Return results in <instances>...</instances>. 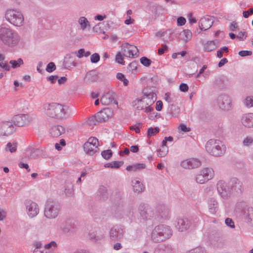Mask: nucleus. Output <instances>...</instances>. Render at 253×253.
<instances>
[{"label": "nucleus", "instance_id": "obj_24", "mask_svg": "<svg viewBox=\"0 0 253 253\" xmlns=\"http://www.w3.org/2000/svg\"><path fill=\"white\" fill-rule=\"evenodd\" d=\"M65 132L64 127L61 125L53 126L49 130V133L52 137H57L65 133Z\"/></svg>", "mask_w": 253, "mask_h": 253}, {"label": "nucleus", "instance_id": "obj_56", "mask_svg": "<svg viewBox=\"0 0 253 253\" xmlns=\"http://www.w3.org/2000/svg\"><path fill=\"white\" fill-rule=\"evenodd\" d=\"M0 67L3 69L5 71H9L10 70V66L8 64L7 62L5 60L0 62Z\"/></svg>", "mask_w": 253, "mask_h": 253}, {"label": "nucleus", "instance_id": "obj_39", "mask_svg": "<svg viewBox=\"0 0 253 253\" xmlns=\"http://www.w3.org/2000/svg\"><path fill=\"white\" fill-rule=\"evenodd\" d=\"M122 164V163L121 162L113 161L105 164L104 167L105 168L118 169L121 166Z\"/></svg>", "mask_w": 253, "mask_h": 253}, {"label": "nucleus", "instance_id": "obj_38", "mask_svg": "<svg viewBox=\"0 0 253 253\" xmlns=\"http://www.w3.org/2000/svg\"><path fill=\"white\" fill-rule=\"evenodd\" d=\"M5 151L10 153H14L17 150V144L15 143L8 142L6 145Z\"/></svg>", "mask_w": 253, "mask_h": 253}, {"label": "nucleus", "instance_id": "obj_16", "mask_svg": "<svg viewBox=\"0 0 253 253\" xmlns=\"http://www.w3.org/2000/svg\"><path fill=\"white\" fill-rule=\"evenodd\" d=\"M192 221L187 217L179 218L177 219L175 227L179 232H184L191 227Z\"/></svg>", "mask_w": 253, "mask_h": 253}, {"label": "nucleus", "instance_id": "obj_30", "mask_svg": "<svg viewBox=\"0 0 253 253\" xmlns=\"http://www.w3.org/2000/svg\"><path fill=\"white\" fill-rule=\"evenodd\" d=\"M172 251V247L169 244H160L154 250V253H169Z\"/></svg>", "mask_w": 253, "mask_h": 253}, {"label": "nucleus", "instance_id": "obj_18", "mask_svg": "<svg viewBox=\"0 0 253 253\" xmlns=\"http://www.w3.org/2000/svg\"><path fill=\"white\" fill-rule=\"evenodd\" d=\"M123 53L124 56L134 58L138 56V50L137 48L133 45L126 43L124 44Z\"/></svg>", "mask_w": 253, "mask_h": 253}, {"label": "nucleus", "instance_id": "obj_35", "mask_svg": "<svg viewBox=\"0 0 253 253\" xmlns=\"http://www.w3.org/2000/svg\"><path fill=\"white\" fill-rule=\"evenodd\" d=\"M216 45L214 41H208L204 45V49L205 51L210 52L216 48Z\"/></svg>", "mask_w": 253, "mask_h": 253}, {"label": "nucleus", "instance_id": "obj_36", "mask_svg": "<svg viewBox=\"0 0 253 253\" xmlns=\"http://www.w3.org/2000/svg\"><path fill=\"white\" fill-rule=\"evenodd\" d=\"M141 104L139 103L137 108L138 110H144V112L147 114L150 113L154 110V108L151 107V105H147L146 103H145V105H143L142 104V105Z\"/></svg>", "mask_w": 253, "mask_h": 253}, {"label": "nucleus", "instance_id": "obj_12", "mask_svg": "<svg viewBox=\"0 0 253 253\" xmlns=\"http://www.w3.org/2000/svg\"><path fill=\"white\" fill-rule=\"evenodd\" d=\"M138 211L140 217L143 220H149L155 215L153 209L149 207L146 206L144 204H141L138 207Z\"/></svg>", "mask_w": 253, "mask_h": 253}, {"label": "nucleus", "instance_id": "obj_61", "mask_svg": "<svg viewBox=\"0 0 253 253\" xmlns=\"http://www.w3.org/2000/svg\"><path fill=\"white\" fill-rule=\"evenodd\" d=\"M6 213L5 211L0 208V221H2L6 218Z\"/></svg>", "mask_w": 253, "mask_h": 253}, {"label": "nucleus", "instance_id": "obj_7", "mask_svg": "<svg viewBox=\"0 0 253 253\" xmlns=\"http://www.w3.org/2000/svg\"><path fill=\"white\" fill-rule=\"evenodd\" d=\"M214 175L213 169L211 168H205L201 169L196 175L195 180L197 183L204 184L211 179Z\"/></svg>", "mask_w": 253, "mask_h": 253}, {"label": "nucleus", "instance_id": "obj_20", "mask_svg": "<svg viewBox=\"0 0 253 253\" xmlns=\"http://www.w3.org/2000/svg\"><path fill=\"white\" fill-rule=\"evenodd\" d=\"M12 121L15 126L21 127L29 123L30 118L28 115L18 114L14 116Z\"/></svg>", "mask_w": 253, "mask_h": 253}, {"label": "nucleus", "instance_id": "obj_14", "mask_svg": "<svg viewBox=\"0 0 253 253\" xmlns=\"http://www.w3.org/2000/svg\"><path fill=\"white\" fill-rule=\"evenodd\" d=\"M180 165L183 169H190L199 167L201 162L198 159L191 158L181 161Z\"/></svg>", "mask_w": 253, "mask_h": 253}, {"label": "nucleus", "instance_id": "obj_1", "mask_svg": "<svg viewBox=\"0 0 253 253\" xmlns=\"http://www.w3.org/2000/svg\"><path fill=\"white\" fill-rule=\"evenodd\" d=\"M0 40L4 45L13 47L18 44L20 37L16 31L9 28L1 27H0Z\"/></svg>", "mask_w": 253, "mask_h": 253}, {"label": "nucleus", "instance_id": "obj_8", "mask_svg": "<svg viewBox=\"0 0 253 253\" xmlns=\"http://www.w3.org/2000/svg\"><path fill=\"white\" fill-rule=\"evenodd\" d=\"M98 140L96 137H90L84 145L85 153L92 156L98 152Z\"/></svg>", "mask_w": 253, "mask_h": 253}, {"label": "nucleus", "instance_id": "obj_25", "mask_svg": "<svg viewBox=\"0 0 253 253\" xmlns=\"http://www.w3.org/2000/svg\"><path fill=\"white\" fill-rule=\"evenodd\" d=\"M99 79L98 73L95 70H92L88 72L84 77V82L88 84H91L96 82Z\"/></svg>", "mask_w": 253, "mask_h": 253}, {"label": "nucleus", "instance_id": "obj_52", "mask_svg": "<svg viewBox=\"0 0 253 253\" xmlns=\"http://www.w3.org/2000/svg\"><path fill=\"white\" fill-rule=\"evenodd\" d=\"M228 51V48L226 46H223L220 48L219 50L217 51V57L219 58H221L223 56V52H227Z\"/></svg>", "mask_w": 253, "mask_h": 253}, {"label": "nucleus", "instance_id": "obj_3", "mask_svg": "<svg viewBox=\"0 0 253 253\" xmlns=\"http://www.w3.org/2000/svg\"><path fill=\"white\" fill-rule=\"evenodd\" d=\"M206 150L211 155L214 157H220L226 151L224 143L218 139H211L209 140L206 144Z\"/></svg>", "mask_w": 253, "mask_h": 253}, {"label": "nucleus", "instance_id": "obj_44", "mask_svg": "<svg viewBox=\"0 0 253 253\" xmlns=\"http://www.w3.org/2000/svg\"><path fill=\"white\" fill-rule=\"evenodd\" d=\"M73 192V185L71 184H69L65 186V194L67 196H71L72 195Z\"/></svg>", "mask_w": 253, "mask_h": 253}, {"label": "nucleus", "instance_id": "obj_58", "mask_svg": "<svg viewBox=\"0 0 253 253\" xmlns=\"http://www.w3.org/2000/svg\"><path fill=\"white\" fill-rule=\"evenodd\" d=\"M238 54L242 57L250 56L252 54V51L249 50H241L239 52Z\"/></svg>", "mask_w": 253, "mask_h": 253}, {"label": "nucleus", "instance_id": "obj_34", "mask_svg": "<svg viewBox=\"0 0 253 253\" xmlns=\"http://www.w3.org/2000/svg\"><path fill=\"white\" fill-rule=\"evenodd\" d=\"M78 23L81 26V29L84 31L87 27L90 28V25L88 20L84 16L80 17Z\"/></svg>", "mask_w": 253, "mask_h": 253}, {"label": "nucleus", "instance_id": "obj_60", "mask_svg": "<svg viewBox=\"0 0 253 253\" xmlns=\"http://www.w3.org/2000/svg\"><path fill=\"white\" fill-rule=\"evenodd\" d=\"M18 166L21 169H25L28 172L30 171V169H29V165L27 164H25L20 162L18 164Z\"/></svg>", "mask_w": 253, "mask_h": 253}, {"label": "nucleus", "instance_id": "obj_43", "mask_svg": "<svg viewBox=\"0 0 253 253\" xmlns=\"http://www.w3.org/2000/svg\"><path fill=\"white\" fill-rule=\"evenodd\" d=\"M9 63L11 65L12 68L14 69L20 66L23 64V59L18 58L17 60H11L9 61Z\"/></svg>", "mask_w": 253, "mask_h": 253}, {"label": "nucleus", "instance_id": "obj_13", "mask_svg": "<svg viewBox=\"0 0 253 253\" xmlns=\"http://www.w3.org/2000/svg\"><path fill=\"white\" fill-rule=\"evenodd\" d=\"M124 234V229L119 225L114 226L109 231L110 238L112 241H120L123 238Z\"/></svg>", "mask_w": 253, "mask_h": 253}, {"label": "nucleus", "instance_id": "obj_21", "mask_svg": "<svg viewBox=\"0 0 253 253\" xmlns=\"http://www.w3.org/2000/svg\"><path fill=\"white\" fill-rule=\"evenodd\" d=\"M115 93L113 92H105L100 98L101 103L103 105H109L112 103L117 104V102L115 99Z\"/></svg>", "mask_w": 253, "mask_h": 253}, {"label": "nucleus", "instance_id": "obj_49", "mask_svg": "<svg viewBox=\"0 0 253 253\" xmlns=\"http://www.w3.org/2000/svg\"><path fill=\"white\" fill-rule=\"evenodd\" d=\"M192 221V225L191 228H195L200 223V219L198 217H193L189 218Z\"/></svg>", "mask_w": 253, "mask_h": 253}, {"label": "nucleus", "instance_id": "obj_26", "mask_svg": "<svg viewBox=\"0 0 253 253\" xmlns=\"http://www.w3.org/2000/svg\"><path fill=\"white\" fill-rule=\"evenodd\" d=\"M242 124L247 127H253V113L244 114L241 119Z\"/></svg>", "mask_w": 253, "mask_h": 253}, {"label": "nucleus", "instance_id": "obj_57", "mask_svg": "<svg viewBox=\"0 0 253 253\" xmlns=\"http://www.w3.org/2000/svg\"><path fill=\"white\" fill-rule=\"evenodd\" d=\"M253 14V8H251L247 11H243V16L244 18H247L251 15Z\"/></svg>", "mask_w": 253, "mask_h": 253}, {"label": "nucleus", "instance_id": "obj_9", "mask_svg": "<svg viewBox=\"0 0 253 253\" xmlns=\"http://www.w3.org/2000/svg\"><path fill=\"white\" fill-rule=\"evenodd\" d=\"M231 195L239 196L243 191V183L236 177L230 179L229 182Z\"/></svg>", "mask_w": 253, "mask_h": 253}, {"label": "nucleus", "instance_id": "obj_54", "mask_svg": "<svg viewBox=\"0 0 253 253\" xmlns=\"http://www.w3.org/2000/svg\"><path fill=\"white\" fill-rule=\"evenodd\" d=\"M141 126V124L139 123H137L135 126H131L129 127L130 130H134L137 133L140 132V127Z\"/></svg>", "mask_w": 253, "mask_h": 253}, {"label": "nucleus", "instance_id": "obj_15", "mask_svg": "<svg viewBox=\"0 0 253 253\" xmlns=\"http://www.w3.org/2000/svg\"><path fill=\"white\" fill-rule=\"evenodd\" d=\"M219 107L222 110H229L231 107V100L229 96L226 94L219 95L217 99Z\"/></svg>", "mask_w": 253, "mask_h": 253}, {"label": "nucleus", "instance_id": "obj_59", "mask_svg": "<svg viewBox=\"0 0 253 253\" xmlns=\"http://www.w3.org/2000/svg\"><path fill=\"white\" fill-rule=\"evenodd\" d=\"M186 23V19L183 17H179L177 19V24L178 26H183Z\"/></svg>", "mask_w": 253, "mask_h": 253}, {"label": "nucleus", "instance_id": "obj_33", "mask_svg": "<svg viewBox=\"0 0 253 253\" xmlns=\"http://www.w3.org/2000/svg\"><path fill=\"white\" fill-rule=\"evenodd\" d=\"M181 39L185 42L189 41L192 38V32L188 29L183 30L180 34Z\"/></svg>", "mask_w": 253, "mask_h": 253}, {"label": "nucleus", "instance_id": "obj_11", "mask_svg": "<svg viewBox=\"0 0 253 253\" xmlns=\"http://www.w3.org/2000/svg\"><path fill=\"white\" fill-rule=\"evenodd\" d=\"M26 209L27 213L30 218L36 217L39 213V207L35 202L27 200L24 202Z\"/></svg>", "mask_w": 253, "mask_h": 253}, {"label": "nucleus", "instance_id": "obj_10", "mask_svg": "<svg viewBox=\"0 0 253 253\" xmlns=\"http://www.w3.org/2000/svg\"><path fill=\"white\" fill-rule=\"evenodd\" d=\"M218 194L224 200L229 199L231 196L229 185H227L224 180H219L216 184Z\"/></svg>", "mask_w": 253, "mask_h": 253}, {"label": "nucleus", "instance_id": "obj_64", "mask_svg": "<svg viewBox=\"0 0 253 253\" xmlns=\"http://www.w3.org/2000/svg\"><path fill=\"white\" fill-rule=\"evenodd\" d=\"M179 89L183 92H185L188 89V86L186 84L182 83L179 85Z\"/></svg>", "mask_w": 253, "mask_h": 253}, {"label": "nucleus", "instance_id": "obj_37", "mask_svg": "<svg viewBox=\"0 0 253 253\" xmlns=\"http://www.w3.org/2000/svg\"><path fill=\"white\" fill-rule=\"evenodd\" d=\"M243 103L244 105L248 108L253 107V96H247L244 100Z\"/></svg>", "mask_w": 253, "mask_h": 253}, {"label": "nucleus", "instance_id": "obj_41", "mask_svg": "<svg viewBox=\"0 0 253 253\" xmlns=\"http://www.w3.org/2000/svg\"><path fill=\"white\" fill-rule=\"evenodd\" d=\"M160 131V128L158 127H150L147 130V136L150 137L152 136L156 135Z\"/></svg>", "mask_w": 253, "mask_h": 253}, {"label": "nucleus", "instance_id": "obj_48", "mask_svg": "<svg viewBox=\"0 0 253 253\" xmlns=\"http://www.w3.org/2000/svg\"><path fill=\"white\" fill-rule=\"evenodd\" d=\"M56 70V65L54 63L49 62L46 66L45 70L48 73H51Z\"/></svg>", "mask_w": 253, "mask_h": 253}, {"label": "nucleus", "instance_id": "obj_40", "mask_svg": "<svg viewBox=\"0 0 253 253\" xmlns=\"http://www.w3.org/2000/svg\"><path fill=\"white\" fill-rule=\"evenodd\" d=\"M73 229V226L71 224L66 221L63 223L61 226V229L64 233H68Z\"/></svg>", "mask_w": 253, "mask_h": 253}, {"label": "nucleus", "instance_id": "obj_19", "mask_svg": "<svg viewBox=\"0 0 253 253\" xmlns=\"http://www.w3.org/2000/svg\"><path fill=\"white\" fill-rule=\"evenodd\" d=\"M156 212L163 219H167L170 217V208L164 204H158L156 206Z\"/></svg>", "mask_w": 253, "mask_h": 253}, {"label": "nucleus", "instance_id": "obj_53", "mask_svg": "<svg viewBox=\"0 0 253 253\" xmlns=\"http://www.w3.org/2000/svg\"><path fill=\"white\" fill-rule=\"evenodd\" d=\"M186 253H205V252L203 248L199 247L192 249Z\"/></svg>", "mask_w": 253, "mask_h": 253}, {"label": "nucleus", "instance_id": "obj_50", "mask_svg": "<svg viewBox=\"0 0 253 253\" xmlns=\"http://www.w3.org/2000/svg\"><path fill=\"white\" fill-rule=\"evenodd\" d=\"M124 57L121 54L120 52H118L116 55L115 57V61L116 62L121 64L122 65H124L125 62H124Z\"/></svg>", "mask_w": 253, "mask_h": 253}, {"label": "nucleus", "instance_id": "obj_22", "mask_svg": "<svg viewBox=\"0 0 253 253\" xmlns=\"http://www.w3.org/2000/svg\"><path fill=\"white\" fill-rule=\"evenodd\" d=\"M213 20L209 16H204L199 22V27L201 31H206L210 29L212 25Z\"/></svg>", "mask_w": 253, "mask_h": 253}, {"label": "nucleus", "instance_id": "obj_46", "mask_svg": "<svg viewBox=\"0 0 253 253\" xmlns=\"http://www.w3.org/2000/svg\"><path fill=\"white\" fill-rule=\"evenodd\" d=\"M140 62L143 66L145 67H149L152 63V61L150 59H148L146 57H142L140 59Z\"/></svg>", "mask_w": 253, "mask_h": 253}, {"label": "nucleus", "instance_id": "obj_27", "mask_svg": "<svg viewBox=\"0 0 253 253\" xmlns=\"http://www.w3.org/2000/svg\"><path fill=\"white\" fill-rule=\"evenodd\" d=\"M110 110L106 109L97 113L95 115V117L96 118L97 122H103L107 121L110 117Z\"/></svg>", "mask_w": 253, "mask_h": 253}, {"label": "nucleus", "instance_id": "obj_62", "mask_svg": "<svg viewBox=\"0 0 253 253\" xmlns=\"http://www.w3.org/2000/svg\"><path fill=\"white\" fill-rule=\"evenodd\" d=\"M179 129L181 131L185 132H189L191 130L190 127H187L184 124H181L179 126Z\"/></svg>", "mask_w": 253, "mask_h": 253}, {"label": "nucleus", "instance_id": "obj_31", "mask_svg": "<svg viewBox=\"0 0 253 253\" xmlns=\"http://www.w3.org/2000/svg\"><path fill=\"white\" fill-rule=\"evenodd\" d=\"M244 217L246 221L249 224L253 223V208H248L244 212Z\"/></svg>", "mask_w": 253, "mask_h": 253}, {"label": "nucleus", "instance_id": "obj_23", "mask_svg": "<svg viewBox=\"0 0 253 253\" xmlns=\"http://www.w3.org/2000/svg\"><path fill=\"white\" fill-rule=\"evenodd\" d=\"M12 124L8 122H0V136H8L12 131Z\"/></svg>", "mask_w": 253, "mask_h": 253}, {"label": "nucleus", "instance_id": "obj_47", "mask_svg": "<svg viewBox=\"0 0 253 253\" xmlns=\"http://www.w3.org/2000/svg\"><path fill=\"white\" fill-rule=\"evenodd\" d=\"M101 156L104 159L106 160H108L112 156V151L110 149L104 150L101 152Z\"/></svg>", "mask_w": 253, "mask_h": 253}, {"label": "nucleus", "instance_id": "obj_42", "mask_svg": "<svg viewBox=\"0 0 253 253\" xmlns=\"http://www.w3.org/2000/svg\"><path fill=\"white\" fill-rule=\"evenodd\" d=\"M168 152V147H162L157 150V155L159 157H164L167 155Z\"/></svg>", "mask_w": 253, "mask_h": 253}, {"label": "nucleus", "instance_id": "obj_29", "mask_svg": "<svg viewBox=\"0 0 253 253\" xmlns=\"http://www.w3.org/2000/svg\"><path fill=\"white\" fill-rule=\"evenodd\" d=\"M133 191L137 194L141 193L144 191L145 187L141 181L137 178L133 179L132 181Z\"/></svg>", "mask_w": 253, "mask_h": 253}, {"label": "nucleus", "instance_id": "obj_55", "mask_svg": "<svg viewBox=\"0 0 253 253\" xmlns=\"http://www.w3.org/2000/svg\"><path fill=\"white\" fill-rule=\"evenodd\" d=\"M225 223L226 224V225L227 226H228L231 228H235L234 223L231 218H226L225 220Z\"/></svg>", "mask_w": 253, "mask_h": 253}, {"label": "nucleus", "instance_id": "obj_17", "mask_svg": "<svg viewBox=\"0 0 253 253\" xmlns=\"http://www.w3.org/2000/svg\"><path fill=\"white\" fill-rule=\"evenodd\" d=\"M143 92L142 100H138V103L140 104L145 103L147 105H152L156 100V94L153 91H148L146 89H144Z\"/></svg>", "mask_w": 253, "mask_h": 253}, {"label": "nucleus", "instance_id": "obj_5", "mask_svg": "<svg viewBox=\"0 0 253 253\" xmlns=\"http://www.w3.org/2000/svg\"><path fill=\"white\" fill-rule=\"evenodd\" d=\"M6 20L15 26H21L24 23V17L21 12L14 9H8L5 14Z\"/></svg>", "mask_w": 253, "mask_h": 253}, {"label": "nucleus", "instance_id": "obj_2", "mask_svg": "<svg viewBox=\"0 0 253 253\" xmlns=\"http://www.w3.org/2000/svg\"><path fill=\"white\" fill-rule=\"evenodd\" d=\"M172 235V231L169 226L160 224L153 229L150 237L152 241L159 243L169 239Z\"/></svg>", "mask_w": 253, "mask_h": 253}, {"label": "nucleus", "instance_id": "obj_45", "mask_svg": "<svg viewBox=\"0 0 253 253\" xmlns=\"http://www.w3.org/2000/svg\"><path fill=\"white\" fill-rule=\"evenodd\" d=\"M242 143L244 146H249L253 143V138L248 136L244 139Z\"/></svg>", "mask_w": 253, "mask_h": 253}, {"label": "nucleus", "instance_id": "obj_51", "mask_svg": "<svg viewBox=\"0 0 253 253\" xmlns=\"http://www.w3.org/2000/svg\"><path fill=\"white\" fill-rule=\"evenodd\" d=\"M100 58L99 54L95 53L90 56V61L92 63H96L100 60Z\"/></svg>", "mask_w": 253, "mask_h": 253}, {"label": "nucleus", "instance_id": "obj_28", "mask_svg": "<svg viewBox=\"0 0 253 253\" xmlns=\"http://www.w3.org/2000/svg\"><path fill=\"white\" fill-rule=\"evenodd\" d=\"M208 207L209 212L212 214H215L218 210V203L214 198H210L208 201Z\"/></svg>", "mask_w": 253, "mask_h": 253}, {"label": "nucleus", "instance_id": "obj_32", "mask_svg": "<svg viewBox=\"0 0 253 253\" xmlns=\"http://www.w3.org/2000/svg\"><path fill=\"white\" fill-rule=\"evenodd\" d=\"M146 168V165L144 163H136L133 165L128 166L126 169L128 171H136L144 169Z\"/></svg>", "mask_w": 253, "mask_h": 253}, {"label": "nucleus", "instance_id": "obj_63", "mask_svg": "<svg viewBox=\"0 0 253 253\" xmlns=\"http://www.w3.org/2000/svg\"><path fill=\"white\" fill-rule=\"evenodd\" d=\"M96 118L95 117V115L88 119L87 124L89 125H95L97 123Z\"/></svg>", "mask_w": 253, "mask_h": 253}, {"label": "nucleus", "instance_id": "obj_6", "mask_svg": "<svg viewBox=\"0 0 253 253\" xmlns=\"http://www.w3.org/2000/svg\"><path fill=\"white\" fill-rule=\"evenodd\" d=\"M59 205L55 201L48 200L45 204L44 215L48 219H54L58 215L60 211Z\"/></svg>", "mask_w": 253, "mask_h": 253}, {"label": "nucleus", "instance_id": "obj_4", "mask_svg": "<svg viewBox=\"0 0 253 253\" xmlns=\"http://www.w3.org/2000/svg\"><path fill=\"white\" fill-rule=\"evenodd\" d=\"M45 113L51 118L62 119L65 116L64 106L57 103H51L44 105Z\"/></svg>", "mask_w": 253, "mask_h": 253}]
</instances>
